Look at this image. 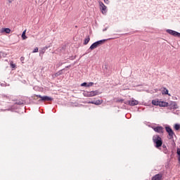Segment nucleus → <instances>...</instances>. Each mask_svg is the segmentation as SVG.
<instances>
[{
    "mask_svg": "<svg viewBox=\"0 0 180 180\" xmlns=\"http://www.w3.org/2000/svg\"><path fill=\"white\" fill-rule=\"evenodd\" d=\"M153 141L156 148H160L162 146V139L160 137V135H154L153 136Z\"/></svg>",
    "mask_w": 180,
    "mask_h": 180,
    "instance_id": "nucleus-1",
    "label": "nucleus"
},
{
    "mask_svg": "<svg viewBox=\"0 0 180 180\" xmlns=\"http://www.w3.org/2000/svg\"><path fill=\"white\" fill-rule=\"evenodd\" d=\"M105 41H106V39H101L93 43L89 48L90 50H94V49L99 47V46H102V44H103Z\"/></svg>",
    "mask_w": 180,
    "mask_h": 180,
    "instance_id": "nucleus-2",
    "label": "nucleus"
},
{
    "mask_svg": "<svg viewBox=\"0 0 180 180\" xmlns=\"http://www.w3.org/2000/svg\"><path fill=\"white\" fill-rule=\"evenodd\" d=\"M124 103H125V105H129V106H137V105H139V101L131 98L129 101H124Z\"/></svg>",
    "mask_w": 180,
    "mask_h": 180,
    "instance_id": "nucleus-3",
    "label": "nucleus"
},
{
    "mask_svg": "<svg viewBox=\"0 0 180 180\" xmlns=\"http://www.w3.org/2000/svg\"><path fill=\"white\" fill-rule=\"evenodd\" d=\"M37 98H40V101L42 102H50V101H53V98L49 96H42L41 95H37Z\"/></svg>",
    "mask_w": 180,
    "mask_h": 180,
    "instance_id": "nucleus-4",
    "label": "nucleus"
},
{
    "mask_svg": "<svg viewBox=\"0 0 180 180\" xmlns=\"http://www.w3.org/2000/svg\"><path fill=\"white\" fill-rule=\"evenodd\" d=\"M166 32L167 33L171 34L172 36H174V37H180V33L176 31L172 30H167Z\"/></svg>",
    "mask_w": 180,
    "mask_h": 180,
    "instance_id": "nucleus-5",
    "label": "nucleus"
},
{
    "mask_svg": "<svg viewBox=\"0 0 180 180\" xmlns=\"http://www.w3.org/2000/svg\"><path fill=\"white\" fill-rule=\"evenodd\" d=\"M153 129L156 133H160V134L164 133V127H153Z\"/></svg>",
    "mask_w": 180,
    "mask_h": 180,
    "instance_id": "nucleus-6",
    "label": "nucleus"
},
{
    "mask_svg": "<svg viewBox=\"0 0 180 180\" xmlns=\"http://www.w3.org/2000/svg\"><path fill=\"white\" fill-rule=\"evenodd\" d=\"M168 106L169 109H178V104H176V102L175 101H171L168 103Z\"/></svg>",
    "mask_w": 180,
    "mask_h": 180,
    "instance_id": "nucleus-7",
    "label": "nucleus"
},
{
    "mask_svg": "<svg viewBox=\"0 0 180 180\" xmlns=\"http://www.w3.org/2000/svg\"><path fill=\"white\" fill-rule=\"evenodd\" d=\"M89 96H90V98H92V96H96L97 95H101V92H99V91L98 90L89 91Z\"/></svg>",
    "mask_w": 180,
    "mask_h": 180,
    "instance_id": "nucleus-8",
    "label": "nucleus"
},
{
    "mask_svg": "<svg viewBox=\"0 0 180 180\" xmlns=\"http://www.w3.org/2000/svg\"><path fill=\"white\" fill-rule=\"evenodd\" d=\"M167 133H168L167 139H169V140H174V136H175V132H174V131H171L170 132H167Z\"/></svg>",
    "mask_w": 180,
    "mask_h": 180,
    "instance_id": "nucleus-9",
    "label": "nucleus"
},
{
    "mask_svg": "<svg viewBox=\"0 0 180 180\" xmlns=\"http://www.w3.org/2000/svg\"><path fill=\"white\" fill-rule=\"evenodd\" d=\"M162 178V174H158L152 177V180H161Z\"/></svg>",
    "mask_w": 180,
    "mask_h": 180,
    "instance_id": "nucleus-10",
    "label": "nucleus"
},
{
    "mask_svg": "<svg viewBox=\"0 0 180 180\" xmlns=\"http://www.w3.org/2000/svg\"><path fill=\"white\" fill-rule=\"evenodd\" d=\"M99 6L102 11V13H103V12H105V11H106V8H107L106 6H105V4L103 3H102V1L99 2Z\"/></svg>",
    "mask_w": 180,
    "mask_h": 180,
    "instance_id": "nucleus-11",
    "label": "nucleus"
},
{
    "mask_svg": "<svg viewBox=\"0 0 180 180\" xmlns=\"http://www.w3.org/2000/svg\"><path fill=\"white\" fill-rule=\"evenodd\" d=\"M159 106H160V108H167V106H168V103L165 101H160Z\"/></svg>",
    "mask_w": 180,
    "mask_h": 180,
    "instance_id": "nucleus-12",
    "label": "nucleus"
},
{
    "mask_svg": "<svg viewBox=\"0 0 180 180\" xmlns=\"http://www.w3.org/2000/svg\"><path fill=\"white\" fill-rule=\"evenodd\" d=\"M7 33V34H9L11 33V29L9 28H2L1 30V33Z\"/></svg>",
    "mask_w": 180,
    "mask_h": 180,
    "instance_id": "nucleus-13",
    "label": "nucleus"
},
{
    "mask_svg": "<svg viewBox=\"0 0 180 180\" xmlns=\"http://www.w3.org/2000/svg\"><path fill=\"white\" fill-rule=\"evenodd\" d=\"M162 95H169V96H171V94H168V89H167L165 87H164L163 90L162 91Z\"/></svg>",
    "mask_w": 180,
    "mask_h": 180,
    "instance_id": "nucleus-14",
    "label": "nucleus"
},
{
    "mask_svg": "<svg viewBox=\"0 0 180 180\" xmlns=\"http://www.w3.org/2000/svg\"><path fill=\"white\" fill-rule=\"evenodd\" d=\"M103 101L97 100V101H93V105H102V103Z\"/></svg>",
    "mask_w": 180,
    "mask_h": 180,
    "instance_id": "nucleus-15",
    "label": "nucleus"
},
{
    "mask_svg": "<svg viewBox=\"0 0 180 180\" xmlns=\"http://www.w3.org/2000/svg\"><path fill=\"white\" fill-rule=\"evenodd\" d=\"M152 104L154 105L155 106H160V101L153 100L152 101Z\"/></svg>",
    "mask_w": 180,
    "mask_h": 180,
    "instance_id": "nucleus-16",
    "label": "nucleus"
},
{
    "mask_svg": "<svg viewBox=\"0 0 180 180\" xmlns=\"http://www.w3.org/2000/svg\"><path fill=\"white\" fill-rule=\"evenodd\" d=\"M63 71H64V69L59 70L58 72L55 74L56 77H60V75H63Z\"/></svg>",
    "mask_w": 180,
    "mask_h": 180,
    "instance_id": "nucleus-17",
    "label": "nucleus"
},
{
    "mask_svg": "<svg viewBox=\"0 0 180 180\" xmlns=\"http://www.w3.org/2000/svg\"><path fill=\"white\" fill-rule=\"evenodd\" d=\"M22 40H26V39H27V37H26V30H24L22 32Z\"/></svg>",
    "mask_w": 180,
    "mask_h": 180,
    "instance_id": "nucleus-18",
    "label": "nucleus"
},
{
    "mask_svg": "<svg viewBox=\"0 0 180 180\" xmlns=\"http://www.w3.org/2000/svg\"><path fill=\"white\" fill-rule=\"evenodd\" d=\"M46 53V48H42L41 50H39V56H43Z\"/></svg>",
    "mask_w": 180,
    "mask_h": 180,
    "instance_id": "nucleus-19",
    "label": "nucleus"
},
{
    "mask_svg": "<svg viewBox=\"0 0 180 180\" xmlns=\"http://www.w3.org/2000/svg\"><path fill=\"white\" fill-rule=\"evenodd\" d=\"M165 130H166L167 133H169V132L173 131L172 128H171V127H169V126L165 127Z\"/></svg>",
    "mask_w": 180,
    "mask_h": 180,
    "instance_id": "nucleus-20",
    "label": "nucleus"
},
{
    "mask_svg": "<svg viewBox=\"0 0 180 180\" xmlns=\"http://www.w3.org/2000/svg\"><path fill=\"white\" fill-rule=\"evenodd\" d=\"M89 40H91V38H89V37H88L87 38H86V39H84V44H85V45L88 44V43H89Z\"/></svg>",
    "mask_w": 180,
    "mask_h": 180,
    "instance_id": "nucleus-21",
    "label": "nucleus"
},
{
    "mask_svg": "<svg viewBox=\"0 0 180 180\" xmlns=\"http://www.w3.org/2000/svg\"><path fill=\"white\" fill-rule=\"evenodd\" d=\"M174 129H175V130H179V129H180V124H176L174 125Z\"/></svg>",
    "mask_w": 180,
    "mask_h": 180,
    "instance_id": "nucleus-22",
    "label": "nucleus"
},
{
    "mask_svg": "<svg viewBox=\"0 0 180 180\" xmlns=\"http://www.w3.org/2000/svg\"><path fill=\"white\" fill-rule=\"evenodd\" d=\"M84 96H86L87 98H91L89 96V91H86L84 94Z\"/></svg>",
    "mask_w": 180,
    "mask_h": 180,
    "instance_id": "nucleus-23",
    "label": "nucleus"
},
{
    "mask_svg": "<svg viewBox=\"0 0 180 180\" xmlns=\"http://www.w3.org/2000/svg\"><path fill=\"white\" fill-rule=\"evenodd\" d=\"M81 86H86V87H88V83L84 82V83H82V84H81Z\"/></svg>",
    "mask_w": 180,
    "mask_h": 180,
    "instance_id": "nucleus-24",
    "label": "nucleus"
},
{
    "mask_svg": "<svg viewBox=\"0 0 180 180\" xmlns=\"http://www.w3.org/2000/svg\"><path fill=\"white\" fill-rule=\"evenodd\" d=\"M94 85V82H89L87 83V87L89 88V86H92Z\"/></svg>",
    "mask_w": 180,
    "mask_h": 180,
    "instance_id": "nucleus-25",
    "label": "nucleus"
},
{
    "mask_svg": "<svg viewBox=\"0 0 180 180\" xmlns=\"http://www.w3.org/2000/svg\"><path fill=\"white\" fill-rule=\"evenodd\" d=\"M38 51H39V48L36 47V48L33 50L32 53H37Z\"/></svg>",
    "mask_w": 180,
    "mask_h": 180,
    "instance_id": "nucleus-26",
    "label": "nucleus"
},
{
    "mask_svg": "<svg viewBox=\"0 0 180 180\" xmlns=\"http://www.w3.org/2000/svg\"><path fill=\"white\" fill-rule=\"evenodd\" d=\"M16 105H23V101H17Z\"/></svg>",
    "mask_w": 180,
    "mask_h": 180,
    "instance_id": "nucleus-27",
    "label": "nucleus"
},
{
    "mask_svg": "<svg viewBox=\"0 0 180 180\" xmlns=\"http://www.w3.org/2000/svg\"><path fill=\"white\" fill-rule=\"evenodd\" d=\"M11 68H15V67H16V65L13 63H11Z\"/></svg>",
    "mask_w": 180,
    "mask_h": 180,
    "instance_id": "nucleus-28",
    "label": "nucleus"
},
{
    "mask_svg": "<svg viewBox=\"0 0 180 180\" xmlns=\"http://www.w3.org/2000/svg\"><path fill=\"white\" fill-rule=\"evenodd\" d=\"M163 153H165V154H167L168 153V149H167V148H166V149H165L163 150Z\"/></svg>",
    "mask_w": 180,
    "mask_h": 180,
    "instance_id": "nucleus-29",
    "label": "nucleus"
},
{
    "mask_svg": "<svg viewBox=\"0 0 180 180\" xmlns=\"http://www.w3.org/2000/svg\"><path fill=\"white\" fill-rule=\"evenodd\" d=\"M177 155L180 156V148H177Z\"/></svg>",
    "mask_w": 180,
    "mask_h": 180,
    "instance_id": "nucleus-30",
    "label": "nucleus"
},
{
    "mask_svg": "<svg viewBox=\"0 0 180 180\" xmlns=\"http://www.w3.org/2000/svg\"><path fill=\"white\" fill-rule=\"evenodd\" d=\"M61 65H63V63H60L57 65V67H61Z\"/></svg>",
    "mask_w": 180,
    "mask_h": 180,
    "instance_id": "nucleus-31",
    "label": "nucleus"
},
{
    "mask_svg": "<svg viewBox=\"0 0 180 180\" xmlns=\"http://www.w3.org/2000/svg\"><path fill=\"white\" fill-rule=\"evenodd\" d=\"M105 4H109V0H104Z\"/></svg>",
    "mask_w": 180,
    "mask_h": 180,
    "instance_id": "nucleus-32",
    "label": "nucleus"
},
{
    "mask_svg": "<svg viewBox=\"0 0 180 180\" xmlns=\"http://www.w3.org/2000/svg\"><path fill=\"white\" fill-rule=\"evenodd\" d=\"M162 148H165V149H166V148H167V146H165V144H163V145H162Z\"/></svg>",
    "mask_w": 180,
    "mask_h": 180,
    "instance_id": "nucleus-33",
    "label": "nucleus"
},
{
    "mask_svg": "<svg viewBox=\"0 0 180 180\" xmlns=\"http://www.w3.org/2000/svg\"><path fill=\"white\" fill-rule=\"evenodd\" d=\"M4 98H6V99H8L9 98V97L8 96H4Z\"/></svg>",
    "mask_w": 180,
    "mask_h": 180,
    "instance_id": "nucleus-34",
    "label": "nucleus"
},
{
    "mask_svg": "<svg viewBox=\"0 0 180 180\" xmlns=\"http://www.w3.org/2000/svg\"><path fill=\"white\" fill-rule=\"evenodd\" d=\"M124 101L123 99L118 100V102H124Z\"/></svg>",
    "mask_w": 180,
    "mask_h": 180,
    "instance_id": "nucleus-35",
    "label": "nucleus"
},
{
    "mask_svg": "<svg viewBox=\"0 0 180 180\" xmlns=\"http://www.w3.org/2000/svg\"><path fill=\"white\" fill-rule=\"evenodd\" d=\"M88 103H91L92 105H94V101H89Z\"/></svg>",
    "mask_w": 180,
    "mask_h": 180,
    "instance_id": "nucleus-36",
    "label": "nucleus"
},
{
    "mask_svg": "<svg viewBox=\"0 0 180 180\" xmlns=\"http://www.w3.org/2000/svg\"><path fill=\"white\" fill-rule=\"evenodd\" d=\"M43 49H45V51H46L47 49H49V46H45V47H44Z\"/></svg>",
    "mask_w": 180,
    "mask_h": 180,
    "instance_id": "nucleus-37",
    "label": "nucleus"
},
{
    "mask_svg": "<svg viewBox=\"0 0 180 180\" xmlns=\"http://www.w3.org/2000/svg\"><path fill=\"white\" fill-rule=\"evenodd\" d=\"M108 30V28H105L104 30H103V32H106Z\"/></svg>",
    "mask_w": 180,
    "mask_h": 180,
    "instance_id": "nucleus-38",
    "label": "nucleus"
},
{
    "mask_svg": "<svg viewBox=\"0 0 180 180\" xmlns=\"http://www.w3.org/2000/svg\"><path fill=\"white\" fill-rule=\"evenodd\" d=\"M13 0H8V2L10 3V4H11V2L13 1Z\"/></svg>",
    "mask_w": 180,
    "mask_h": 180,
    "instance_id": "nucleus-39",
    "label": "nucleus"
},
{
    "mask_svg": "<svg viewBox=\"0 0 180 180\" xmlns=\"http://www.w3.org/2000/svg\"><path fill=\"white\" fill-rule=\"evenodd\" d=\"M179 162L180 163V156L178 157Z\"/></svg>",
    "mask_w": 180,
    "mask_h": 180,
    "instance_id": "nucleus-40",
    "label": "nucleus"
},
{
    "mask_svg": "<svg viewBox=\"0 0 180 180\" xmlns=\"http://www.w3.org/2000/svg\"><path fill=\"white\" fill-rule=\"evenodd\" d=\"M70 65L69 66H66L65 68H70Z\"/></svg>",
    "mask_w": 180,
    "mask_h": 180,
    "instance_id": "nucleus-41",
    "label": "nucleus"
},
{
    "mask_svg": "<svg viewBox=\"0 0 180 180\" xmlns=\"http://www.w3.org/2000/svg\"><path fill=\"white\" fill-rule=\"evenodd\" d=\"M23 60V57H21V60Z\"/></svg>",
    "mask_w": 180,
    "mask_h": 180,
    "instance_id": "nucleus-42",
    "label": "nucleus"
},
{
    "mask_svg": "<svg viewBox=\"0 0 180 180\" xmlns=\"http://www.w3.org/2000/svg\"><path fill=\"white\" fill-rule=\"evenodd\" d=\"M173 144H175V141H173Z\"/></svg>",
    "mask_w": 180,
    "mask_h": 180,
    "instance_id": "nucleus-43",
    "label": "nucleus"
}]
</instances>
